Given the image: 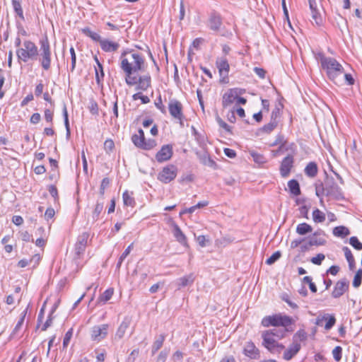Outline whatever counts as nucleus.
I'll use <instances>...</instances> for the list:
<instances>
[{
  "label": "nucleus",
  "mask_w": 362,
  "mask_h": 362,
  "mask_svg": "<svg viewBox=\"0 0 362 362\" xmlns=\"http://www.w3.org/2000/svg\"><path fill=\"white\" fill-rule=\"evenodd\" d=\"M326 193L325 196L330 197L335 200H344L345 199L341 188L337 184L332 177L326 175L325 180Z\"/></svg>",
  "instance_id": "7"
},
{
  "label": "nucleus",
  "mask_w": 362,
  "mask_h": 362,
  "mask_svg": "<svg viewBox=\"0 0 362 362\" xmlns=\"http://www.w3.org/2000/svg\"><path fill=\"white\" fill-rule=\"evenodd\" d=\"M107 325H102L100 326H95L93 327L91 338L94 341H100L105 338L107 334Z\"/></svg>",
  "instance_id": "18"
},
{
  "label": "nucleus",
  "mask_w": 362,
  "mask_h": 362,
  "mask_svg": "<svg viewBox=\"0 0 362 362\" xmlns=\"http://www.w3.org/2000/svg\"><path fill=\"white\" fill-rule=\"evenodd\" d=\"M245 93V90L240 88H234L229 89L224 95H223L222 105L223 107H226L227 106L231 105L235 100H236L237 96L240 95H243Z\"/></svg>",
  "instance_id": "10"
},
{
  "label": "nucleus",
  "mask_w": 362,
  "mask_h": 362,
  "mask_svg": "<svg viewBox=\"0 0 362 362\" xmlns=\"http://www.w3.org/2000/svg\"><path fill=\"white\" fill-rule=\"evenodd\" d=\"M182 104L176 99H170L168 103L169 113L173 118L179 121L181 127H184L185 115Z\"/></svg>",
  "instance_id": "8"
},
{
  "label": "nucleus",
  "mask_w": 362,
  "mask_h": 362,
  "mask_svg": "<svg viewBox=\"0 0 362 362\" xmlns=\"http://www.w3.org/2000/svg\"><path fill=\"white\" fill-rule=\"evenodd\" d=\"M349 229L344 226H336L333 229V235L337 237L344 238L349 235Z\"/></svg>",
  "instance_id": "27"
},
{
  "label": "nucleus",
  "mask_w": 362,
  "mask_h": 362,
  "mask_svg": "<svg viewBox=\"0 0 362 362\" xmlns=\"http://www.w3.org/2000/svg\"><path fill=\"white\" fill-rule=\"evenodd\" d=\"M307 339V332L304 329H299L293 337V342L299 343Z\"/></svg>",
  "instance_id": "39"
},
{
  "label": "nucleus",
  "mask_w": 362,
  "mask_h": 362,
  "mask_svg": "<svg viewBox=\"0 0 362 362\" xmlns=\"http://www.w3.org/2000/svg\"><path fill=\"white\" fill-rule=\"evenodd\" d=\"M262 346L273 354H279L285 349L284 345L278 342L279 339L274 337L268 331L262 332Z\"/></svg>",
  "instance_id": "6"
},
{
  "label": "nucleus",
  "mask_w": 362,
  "mask_h": 362,
  "mask_svg": "<svg viewBox=\"0 0 362 362\" xmlns=\"http://www.w3.org/2000/svg\"><path fill=\"white\" fill-rule=\"evenodd\" d=\"M300 343L293 342L290 346L284 351L283 358L286 360H291L296 355L300 349Z\"/></svg>",
  "instance_id": "22"
},
{
  "label": "nucleus",
  "mask_w": 362,
  "mask_h": 362,
  "mask_svg": "<svg viewBox=\"0 0 362 362\" xmlns=\"http://www.w3.org/2000/svg\"><path fill=\"white\" fill-rule=\"evenodd\" d=\"M332 356L336 361H339L342 357V348L340 346H337L332 350Z\"/></svg>",
  "instance_id": "53"
},
{
  "label": "nucleus",
  "mask_w": 362,
  "mask_h": 362,
  "mask_svg": "<svg viewBox=\"0 0 362 362\" xmlns=\"http://www.w3.org/2000/svg\"><path fill=\"white\" fill-rule=\"evenodd\" d=\"M104 208L103 202H97L95 209L92 214V218L93 221H95L98 219L100 214L103 211Z\"/></svg>",
  "instance_id": "38"
},
{
  "label": "nucleus",
  "mask_w": 362,
  "mask_h": 362,
  "mask_svg": "<svg viewBox=\"0 0 362 362\" xmlns=\"http://www.w3.org/2000/svg\"><path fill=\"white\" fill-rule=\"evenodd\" d=\"M343 76H344V78L347 85H349V86L354 85L355 81H354V78H353V76H351V74H346L344 71L342 77Z\"/></svg>",
  "instance_id": "63"
},
{
  "label": "nucleus",
  "mask_w": 362,
  "mask_h": 362,
  "mask_svg": "<svg viewBox=\"0 0 362 362\" xmlns=\"http://www.w3.org/2000/svg\"><path fill=\"white\" fill-rule=\"evenodd\" d=\"M222 25V18L216 12H212L209 18V28L213 30L218 32L220 30Z\"/></svg>",
  "instance_id": "19"
},
{
  "label": "nucleus",
  "mask_w": 362,
  "mask_h": 362,
  "mask_svg": "<svg viewBox=\"0 0 362 362\" xmlns=\"http://www.w3.org/2000/svg\"><path fill=\"white\" fill-rule=\"evenodd\" d=\"M304 173L309 177H315L318 173L317 163L314 161L308 163L304 169Z\"/></svg>",
  "instance_id": "26"
},
{
  "label": "nucleus",
  "mask_w": 362,
  "mask_h": 362,
  "mask_svg": "<svg viewBox=\"0 0 362 362\" xmlns=\"http://www.w3.org/2000/svg\"><path fill=\"white\" fill-rule=\"evenodd\" d=\"M129 326V322L127 320H124L119 326L115 334V337L118 338L119 339H122L124 337Z\"/></svg>",
  "instance_id": "34"
},
{
  "label": "nucleus",
  "mask_w": 362,
  "mask_h": 362,
  "mask_svg": "<svg viewBox=\"0 0 362 362\" xmlns=\"http://www.w3.org/2000/svg\"><path fill=\"white\" fill-rule=\"evenodd\" d=\"M132 141L136 147L144 150H151L156 146L155 139L146 140L145 137L137 136V134L132 135Z\"/></svg>",
  "instance_id": "11"
},
{
  "label": "nucleus",
  "mask_w": 362,
  "mask_h": 362,
  "mask_svg": "<svg viewBox=\"0 0 362 362\" xmlns=\"http://www.w3.org/2000/svg\"><path fill=\"white\" fill-rule=\"evenodd\" d=\"M101 49L105 52H115L119 47L117 42H112L108 40H101L100 42Z\"/></svg>",
  "instance_id": "23"
},
{
  "label": "nucleus",
  "mask_w": 362,
  "mask_h": 362,
  "mask_svg": "<svg viewBox=\"0 0 362 362\" xmlns=\"http://www.w3.org/2000/svg\"><path fill=\"white\" fill-rule=\"evenodd\" d=\"M312 231V226L307 223H300L296 227V233L300 235H306Z\"/></svg>",
  "instance_id": "33"
},
{
  "label": "nucleus",
  "mask_w": 362,
  "mask_h": 362,
  "mask_svg": "<svg viewBox=\"0 0 362 362\" xmlns=\"http://www.w3.org/2000/svg\"><path fill=\"white\" fill-rule=\"evenodd\" d=\"M27 311H28V308L25 310H24L23 311V313H21V316L18 323L16 324V327L13 329V334L17 333L18 332V330L20 329V328L21 327L22 325L23 324L25 315L27 314Z\"/></svg>",
  "instance_id": "48"
},
{
  "label": "nucleus",
  "mask_w": 362,
  "mask_h": 362,
  "mask_svg": "<svg viewBox=\"0 0 362 362\" xmlns=\"http://www.w3.org/2000/svg\"><path fill=\"white\" fill-rule=\"evenodd\" d=\"M173 154V146L170 144L163 145L160 151L156 154V159L158 163H163L169 160Z\"/></svg>",
  "instance_id": "14"
},
{
  "label": "nucleus",
  "mask_w": 362,
  "mask_h": 362,
  "mask_svg": "<svg viewBox=\"0 0 362 362\" xmlns=\"http://www.w3.org/2000/svg\"><path fill=\"white\" fill-rule=\"evenodd\" d=\"M23 48H19L16 51V55L19 62H27L29 59L35 60L38 56V49L35 44L30 40L23 42Z\"/></svg>",
  "instance_id": "4"
},
{
  "label": "nucleus",
  "mask_w": 362,
  "mask_h": 362,
  "mask_svg": "<svg viewBox=\"0 0 362 362\" xmlns=\"http://www.w3.org/2000/svg\"><path fill=\"white\" fill-rule=\"evenodd\" d=\"M243 354L250 359H259L260 358V351L251 341L245 344Z\"/></svg>",
  "instance_id": "17"
},
{
  "label": "nucleus",
  "mask_w": 362,
  "mask_h": 362,
  "mask_svg": "<svg viewBox=\"0 0 362 362\" xmlns=\"http://www.w3.org/2000/svg\"><path fill=\"white\" fill-rule=\"evenodd\" d=\"M295 321L288 315H283L281 313L268 315L263 317L261 324L264 327H287L293 325Z\"/></svg>",
  "instance_id": "3"
},
{
  "label": "nucleus",
  "mask_w": 362,
  "mask_h": 362,
  "mask_svg": "<svg viewBox=\"0 0 362 362\" xmlns=\"http://www.w3.org/2000/svg\"><path fill=\"white\" fill-rule=\"evenodd\" d=\"M120 59V68L125 74V82L129 86H134L136 81L132 78V74L145 69L144 57L132 50H125L122 53Z\"/></svg>",
  "instance_id": "1"
},
{
  "label": "nucleus",
  "mask_w": 362,
  "mask_h": 362,
  "mask_svg": "<svg viewBox=\"0 0 362 362\" xmlns=\"http://www.w3.org/2000/svg\"><path fill=\"white\" fill-rule=\"evenodd\" d=\"M282 300L286 302L291 308L298 309V305L293 301L291 300L289 296L287 293H283L281 296Z\"/></svg>",
  "instance_id": "49"
},
{
  "label": "nucleus",
  "mask_w": 362,
  "mask_h": 362,
  "mask_svg": "<svg viewBox=\"0 0 362 362\" xmlns=\"http://www.w3.org/2000/svg\"><path fill=\"white\" fill-rule=\"evenodd\" d=\"M173 235L177 241L185 246H187V238L177 224L173 226Z\"/></svg>",
  "instance_id": "25"
},
{
  "label": "nucleus",
  "mask_w": 362,
  "mask_h": 362,
  "mask_svg": "<svg viewBox=\"0 0 362 362\" xmlns=\"http://www.w3.org/2000/svg\"><path fill=\"white\" fill-rule=\"evenodd\" d=\"M294 158L292 155H288L281 161L280 165V174L282 177H287L293 167Z\"/></svg>",
  "instance_id": "15"
},
{
  "label": "nucleus",
  "mask_w": 362,
  "mask_h": 362,
  "mask_svg": "<svg viewBox=\"0 0 362 362\" xmlns=\"http://www.w3.org/2000/svg\"><path fill=\"white\" fill-rule=\"evenodd\" d=\"M54 312V308L52 310V312L49 313L46 322L42 327V331H45L48 327H49L52 324V315Z\"/></svg>",
  "instance_id": "59"
},
{
  "label": "nucleus",
  "mask_w": 362,
  "mask_h": 362,
  "mask_svg": "<svg viewBox=\"0 0 362 362\" xmlns=\"http://www.w3.org/2000/svg\"><path fill=\"white\" fill-rule=\"evenodd\" d=\"M288 187L289 188V191L291 194L295 196H298L300 194V188L298 182L296 180H291L288 182Z\"/></svg>",
  "instance_id": "29"
},
{
  "label": "nucleus",
  "mask_w": 362,
  "mask_h": 362,
  "mask_svg": "<svg viewBox=\"0 0 362 362\" xmlns=\"http://www.w3.org/2000/svg\"><path fill=\"white\" fill-rule=\"evenodd\" d=\"M349 288V281L346 279L339 280L334 285L332 291V297L339 298L343 296Z\"/></svg>",
  "instance_id": "12"
},
{
  "label": "nucleus",
  "mask_w": 362,
  "mask_h": 362,
  "mask_svg": "<svg viewBox=\"0 0 362 362\" xmlns=\"http://www.w3.org/2000/svg\"><path fill=\"white\" fill-rule=\"evenodd\" d=\"M336 323V318L334 315H328L327 322L325 325L326 330H329Z\"/></svg>",
  "instance_id": "54"
},
{
  "label": "nucleus",
  "mask_w": 362,
  "mask_h": 362,
  "mask_svg": "<svg viewBox=\"0 0 362 362\" xmlns=\"http://www.w3.org/2000/svg\"><path fill=\"white\" fill-rule=\"evenodd\" d=\"M194 281V276L193 274L180 277L177 279V284L180 287H185L192 284Z\"/></svg>",
  "instance_id": "28"
},
{
  "label": "nucleus",
  "mask_w": 362,
  "mask_h": 362,
  "mask_svg": "<svg viewBox=\"0 0 362 362\" xmlns=\"http://www.w3.org/2000/svg\"><path fill=\"white\" fill-rule=\"evenodd\" d=\"M250 154L253 160L258 164H263L267 162L266 158L262 155L254 151H250Z\"/></svg>",
  "instance_id": "40"
},
{
  "label": "nucleus",
  "mask_w": 362,
  "mask_h": 362,
  "mask_svg": "<svg viewBox=\"0 0 362 362\" xmlns=\"http://www.w3.org/2000/svg\"><path fill=\"white\" fill-rule=\"evenodd\" d=\"M312 18L314 20L315 24L318 26L322 24V18L321 17L320 13H319L318 9L311 11Z\"/></svg>",
  "instance_id": "50"
},
{
  "label": "nucleus",
  "mask_w": 362,
  "mask_h": 362,
  "mask_svg": "<svg viewBox=\"0 0 362 362\" xmlns=\"http://www.w3.org/2000/svg\"><path fill=\"white\" fill-rule=\"evenodd\" d=\"M114 293V288H109L105 290L103 293L99 297V300L105 303L108 301L112 296Z\"/></svg>",
  "instance_id": "41"
},
{
  "label": "nucleus",
  "mask_w": 362,
  "mask_h": 362,
  "mask_svg": "<svg viewBox=\"0 0 362 362\" xmlns=\"http://www.w3.org/2000/svg\"><path fill=\"white\" fill-rule=\"evenodd\" d=\"M349 244L357 250H362V243L359 241L356 236H352L349 238Z\"/></svg>",
  "instance_id": "44"
},
{
  "label": "nucleus",
  "mask_w": 362,
  "mask_h": 362,
  "mask_svg": "<svg viewBox=\"0 0 362 362\" xmlns=\"http://www.w3.org/2000/svg\"><path fill=\"white\" fill-rule=\"evenodd\" d=\"M313 219L315 223H322L325 221V214L320 209H316L313 211Z\"/></svg>",
  "instance_id": "37"
},
{
  "label": "nucleus",
  "mask_w": 362,
  "mask_h": 362,
  "mask_svg": "<svg viewBox=\"0 0 362 362\" xmlns=\"http://www.w3.org/2000/svg\"><path fill=\"white\" fill-rule=\"evenodd\" d=\"M320 63L322 69L326 71L329 79L337 85L341 83L344 68L337 59L322 54L320 55Z\"/></svg>",
  "instance_id": "2"
},
{
  "label": "nucleus",
  "mask_w": 362,
  "mask_h": 362,
  "mask_svg": "<svg viewBox=\"0 0 362 362\" xmlns=\"http://www.w3.org/2000/svg\"><path fill=\"white\" fill-rule=\"evenodd\" d=\"M155 105H156V107L158 109H159L160 110V112L162 113L165 114L166 112L165 107L163 105V102H162V99H161V96L160 95L158 98V99L155 102Z\"/></svg>",
  "instance_id": "62"
},
{
  "label": "nucleus",
  "mask_w": 362,
  "mask_h": 362,
  "mask_svg": "<svg viewBox=\"0 0 362 362\" xmlns=\"http://www.w3.org/2000/svg\"><path fill=\"white\" fill-rule=\"evenodd\" d=\"M325 255L320 253L317 255L315 257H313L310 261L314 264L320 265L322 264V262L325 259Z\"/></svg>",
  "instance_id": "57"
},
{
  "label": "nucleus",
  "mask_w": 362,
  "mask_h": 362,
  "mask_svg": "<svg viewBox=\"0 0 362 362\" xmlns=\"http://www.w3.org/2000/svg\"><path fill=\"white\" fill-rule=\"evenodd\" d=\"M115 148V144L112 140L107 139L104 143V148L107 153L112 151Z\"/></svg>",
  "instance_id": "60"
},
{
  "label": "nucleus",
  "mask_w": 362,
  "mask_h": 362,
  "mask_svg": "<svg viewBox=\"0 0 362 362\" xmlns=\"http://www.w3.org/2000/svg\"><path fill=\"white\" fill-rule=\"evenodd\" d=\"M123 202L125 206L134 207L136 204L134 198L133 197V192H129L126 190L122 194Z\"/></svg>",
  "instance_id": "30"
},
{
  "label": "nucleus",
  "mask_w": 362,
  "mask_h": 362,
  "mask_svg": "<svg viewBox=\"0 0 362 362\" xmlns=\"http://www.w3.org/2000/svg\"><path fill=\"white\" fill-rule=\"evenodd\" d=\"M73 334V329H70L65 334V336L64 337L63 340V348L65 349L68 346Z\"/></svg>",
  "instance_id": "55"
},
{
  "label": "nucleus",
  "mask_w": 362,
  "mask_h": 362,
  "mask_svg": "<svg viewBox=\"0 0 362 362\" xmlns=\"http://www.w3.org/2000/svg\"><path fill=\"white\" fill-rule=\"evenodd\" d=\"M39 61L44 70L47 71L51 66V49L47 37L40 40Z\"/></svg>",
  "instance_id": "5"
},
{
  "label": "nucleus",
  "mask_w": 362,
  "mask_h": 362,
  "mask_svg": "<svg viewBox=\"0 0 362 362\" xmlns=\"http://www.w3.org/2000/svg\"><path fill=\"white\" fill-rule=\"evenodd\" d=\"M196 240L198 243V244L202 247H206L207 243H209V240L206 239L204 235L197 236Z\"/></svg>",
  "instance_id": "61"
},
{
  "label": "nucleus",
  "mask_w": 362,
  "mask_h": 362,
  "mask_svg": "<svg viewBox=\"0 0 362 362\" xmlns=\"http://www.w3.org/2000/svg\"><path fill=\"white\" fill-rule=\"evenodd\" d=\"M293 329L291 327H282V328H274L272 329H268L267 331L272 334L274 337L278 339H281L286 337V332H293Z\"/></svg>",
  "instance_id": "24"
},
{
  "label": "nucleus",
  "mask_w": 362,
  "mask_h": 362,
  "mask_svg": "<svg viewBox=\"0 0 362 362\" xmlns=\"http://www.w3.org/2000/svg\"><path fill=\"white\" fill-rule=\"evenodd\" d=\"M169 351L166 349L161 351L157 356L156 362H165Z\"/></svg>",
  "instance_id": "58"
},
{
  "label": "nucleus",
  "mask_w": 362,
  "mask_h": 362,
  "mask_svg": "<svg viewBox=\"0 0 362 362\" xmlns=\"http://www.w3.org/2000/svg\"><path fill=\"white\" fill-rule=\"evenodd\" d=\"M177 175V168L174 165H168L163 168L158 175V180L168 184L175 180Z\"/></svg>",
  "instance_id": "9"
},
{
  "label": "nucleus",
  "mask_w": 362,
  "mask_h": 362,
  "mask_svg": "<svg viewBox=\"0 0 362 362\" xmlns=\"http://www.w3.org/2000/svg\"><path fill=\"white\" fill-rule=\"evenodd\" d=\"M110 180L108 177H105L103 179L101 182V185L100 187V194L103 196L105 193V189L109 186Z\"/></svg>",
  "instance_id": "56"
},
{
  "label": "nucleus",
  "mask_w": 362,
  "mask_h": 362,
  "mask_svg": "<svg viewBox=\"0 0 362 362\" xmlns=\"http://www.w3.org/2000/svg\"><path fill=\"white\" fill-rule=\"evenodd\" d=\"M88 238L89 234L86 232H84L78 236L74 247V252L76 258H79L85 252Z\"/></svg>",
  "instance_id": "13"
},
{
  "label": "nucleus",
  "mask_w": 362,
  "mask_h": 362,
  "mask_svg": "<svg viewBox=\"0 0 362 362\" xmlns=\"http://www.w3.org/2000/svg\"><path fill=\"white\" fill-rule=\"evenodd\" d=\"M196 155L200 163L203 165L214 168L216 167V163L211 158L209 153L207 151H197L196 152Z\"/></svg>",
  "instance_id": "20"
},
{
  "label": "nucleus",
  "mask_w": 362,
  "mask_h": 362,
  "mask_svg": "<svg viewBox=\"0 0 362 362\" xmlns=\"http://www.w3.org/2000/svg\"><path fill=\"white\" fill-rule=\"evenodd\" d=\"M14 11L16 13V14L23 21L24 20V16H23V8L21 7V2H14L12 3Z\"/></svg>",
  "instance_id": "52"
},
{
  "label": "nucleus",
  "mask_w": 362,
  "mask_h": 362,
  "mask_svg": "<svg viewBox=\"0 0 362 362\" xmlns=\"http://www.w3.org/2000/svg\"><path fill=\"white\" fill-rule=\"evenodd\" d=\"M81 31L85 35L90 37L93 41L100 42V40H102L99 34L93 32L88 27L83 28Z\"/></svg>",
  "instance_id": "36"
},
{
  "label": "nucleus",
  "mask_w": 362,
  "mask_h": 362,
  "mask_svg": "<svg viewBox=\"0 0 362 362\" xmlns=\"http://www.w3.org/2000/svg\"><path fill=\"white\" fill-rule=\"evenodd\" d=\"M325 243L326 240L322 237H317L313 235L308 238V245H312V247L324 245Z\"/></svg>",
  "instance_id": "35"
},
{
  "label": "nucleus",
  "mask_w": 362,
  "mask_h": 362,
  "mask_svg": "<svg viewBox=\"0 0 362 362\" xmlns=\"http://www.w3.org/2000/svg\"><path fill=\"white\" fill-rule=\"evenodd\" d=\"M216 66L221 76H228L230 70L228 62L226 57H218L216 62Z\"/></svg>",
  "instance_id": "21"
},
{
  "label": "nucleus",
  "mask_w": 362,
  "mask_h": 362,
  "mask_svg": "<svg viewBox=\"0 0 362 362\" xmlns=\"http://www.w3.org/2000/svg\"><path fill=\"white\" fill-rule=\"evenodd\" d=\"M94 59L95 61V63L98 68H101V74L99 75L98 70L95 67V81L98 85H100L101 82L103 81V78L105 76L104 71H103V67L102 64L99 62L97 56H95Z\"/></svg>",
  "instance_id": "32"
},
{
  "label": "nucleus",
  "mask_w": 362,
  "mask_h": 362,
  "mask_svg": "<svg viewBox=\"0 0 362 362\" xmlns=\"http://www.w3.org/2000/svg\"><path fill=\"white\" fill-rule=\"evenodd\" d=\"M281 257V252L280 251H276L266 260V264L268 265H272L276 262Z\"/></svg>",
  "instance_id": "51"
},
{
  "label": "nucleus",
  "mask_w": 362,
  "mask_h": 362,
  "mask_svg": "<svg viewBox=\"0 0 362 362\" xmlns=\"http://www.w3.org/2000/svg\"><path fill=\"white\" fill-rule=\"evenodd\" d=\"M165 336L164 334H161L158 336V337L155 340L152 345L151 348V354L154 355L163 346V342L165 341Z\"/></svg>",
  "instance_id": "31"
},
{
  "label": "nucleus",
  "mask_w": 362,
  "mask_h": 362,
  "mask_svg": "<svg viewBox=\"0 0 362 362\" xmlns=\"http://www.w3.org/2000/svg\"><path fill=\"white\" fill-rule=\"evenodd\" d=\"M361 283H362V269H359L356 272V273L354 277L352 284L354 288H358L361 285Z\"/></svg>",
  "instance_id": "43"
},
{
  "label": "nucleus",
  "mask_w": 362,
  "mask_h": 362,
  "mask_svg": "<svg viewBox=\"0 0 362 362\" xmlns=\"http://www.w3.org/2000/svg\"><path fill=\"white\" fill-rule=\"evenodd\" d=\"M216 120L218 124L219 127L223 128L226 132L232 134L231 127L229 126L226 122H225L218 115L216 116Z\"/></svg>",
  "instance_id": "45"
},
{
  "label": "nucleus",
  "mask_w": 362,
  "mask_h": 362,
  "mask_svg": "<svg viewBox=\"0 0 362 362\" xmlns=\"http://www.w3.org/2000/svg\"><path fill=\"white\" fill-rule=\"evenodd\" d=\"M325 193H326V189H325V182L315 185V194L318 197L325 195Z\"/></svg>",
  "instance_id": "47"
},
{
  "label": "nucleus",
  "mask_w": 362,
  "mask_h": 362,
  "mask_svg": "<svg viewBox=\"0 0 362 362\" xmlns=\"http://www.w3.org/2000/svg\"><path fill=\"white\" fill-rule=\"evenodd\" d=\"M278 144H280V148L288 150V147L286 146V141L284 140V137L281 134H278L276 136V139L272 146H274Z\"/></svg>",
  "instance_id": "42"
},
{
  "label": "nucleus",
  "mask_w": 362,
  "mask_h": 362,
  "mask_svg": "<svg viewBox=\"0 0 362 362\" xmlns=\"http://www.w3.org/2000/svg\"><path fill=\"white\" fill-rule=\"evenodd\" d=\"M48 191H49V194L52 195V197H53L55 200L59 199L58 191H57V187L54 185H49L48 187Z\"/></svg>",
  "instance_id": "64"
},
{
  "label": "nucleus",
  "mask_w": 362,
  "mask_h": 362,
  "mask_svg": "<svg viewBox=\"0 0 362 362\" xmlns=\"http://www.w3.org/2000/svg\"><path fill=\"white\" fill-rule=\"evenodd\" d=\"M132 78H134L136 85V90H140L146 91L151 86V78L149 74L144 76H141L139 78L132 76Z\"/></svg>",
  "instance_id": "16"
},
{
  "label": "nucleus",
  "mask_w": 362,
  "mask_h": 362,
  "mask_svg": "<svg viewBox=\"0 0 362 362\" xmlns=\"http://www.w3.org/2000/svg\"><path fill=\"white\" fill-rule=\"evenodd\" d=\"M278 122H272L270 121L268 124H264L261 130L265 133H270L272 132L277 126Z\"/></svg>",
  "instance_id": "46"
}]
</instances>
